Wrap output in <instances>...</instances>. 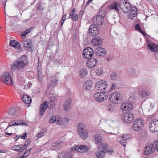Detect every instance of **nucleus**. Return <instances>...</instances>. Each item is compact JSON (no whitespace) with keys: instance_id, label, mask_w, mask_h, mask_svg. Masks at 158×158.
<instances>
[{"instance_id":"obj_36","label":"nucleus","mask_w":158,"mask_h":158,"mask_svg":"<svg viewBox=\"0 0 158 158\" xmlns=\"http://www.w3.org/2000/svg\"><path fill=\"white\" fill-rule=\"evenodd\" d=\"M150 93L149 92H147L145 90H143L140 92V96L144 98H147L149 95Z\"/></svg>"},{"instance_id":"obj_33","label":"nucleus","mask_w":158,"mask_h":158,"mask_svg":"<svg viewBox=\"0 0 158 158\" xmlns=\"http://www.w3.org/2000/svg\"><path fill=\"white\" fill-rule=\"evenodd\" d=\"M21 99L23 102L26 104H29L31 102V98L27 95H23Z\"/></svg>"},{"instance_id":"obj_31","label":"nucleus","mask_w":158,"mask_h":158,"mask_svg":"<svg viewBox=\"0 0 158 158\" xmlns=\"http://www.w3.org/2000/svg\"><path fill=\"white\" fill-rule=\"evenodd\" d=\"M92 82L90 80L86 81L83 84V88L86 90H89L91 89L92 86Z\"/></svg>"},{"instance_id":"obj_45","label":"nucleus","mask_w":158,"mask_h":158,"mask_svg":"<svg viewBox=\"0 0 158 158\" xmlns=\"http://www.w3.org/2000/svg\"><path fill=\"white\" fill-rule=\"evenodd\" d=\"M46 132V131L44 130H42L40 133H38L37 136L38 138H41L45 135Z\"/></svg>"},{"instance_id":"obj_13","label":"nucleus","mask_w":158,"mask_h":158,"mask_svg":"<svg viewBox=\"0 0 158 158\" xmlns=\"http://www.w3.org/2000/svg\"><path fill=\"white\" fill-rule=\"evenodd\" d=\"M107 85L106 81L101 80L96 83L95 87L98 90L103 91L107 88Z\"/></svg>"},{"instance_id":"obj_52","label":"nucleus","mask_w":158,"mask_h":158,"mask_svg":"<svg viewBox=\"0 0 158 158\" xmlns=\"http://www.w3.org/2000/svg\"><path fill=\"white\" fill-rule=\"evenodd\" d=\"M105 152L109 154H111L114 152V150L113 149L110 150L109 149L105 150Z\"/></svg>"},{"instance_id":"obj_23","label":"nucleus","mask_w":158,"mask_h":158,"mask_svg":"<svg viewBox=\"0 0 158 158\" xmlns=\"http://www.w3.org/2000/svg\"><path fill=\"white\" fill-rule=\"evenodd\" d=\"M93 139L95 144L99 145L102 143V138L99 134H94L93 136Z\"/></svg>"},{"instance_id":"obj_24","label":"nucleus","mask_w":158,"mask_h":158,"mask_svg":"<svg viewBox=\"0 0 158 158\" xmlns=\"http://www.w3.org/2000/svg\"><path fill=\"white\" fill-rule=\"evenodd\" d=\"M92 42L93 45L95 47H99L102 43V39L98 37L93 39Z\"/></svg>"},{"instance_id":"obj_47","label":"nucleus","mask_w":158,"mask_h":158,"mask_svg":"<svg viewBox=\"0 0 158 158\" xmlns=\"http://www.w3.org/2000/svg\"><path fill=\"white\" fill-rule=\"evenodd\" d=\"M110 77L112 80H115L117 79L118 74L115 73H113L110 75Z\"/></svg>"},{"instance_id":"obj_54","label":"nucleus","mask_w":158,"mask_h":158,"mask_svg":"<svg viewBox=\"0 0 158 158\" xmlns=\"http://www.w3.org/2000/svg\"><path fill=\"white\" fill-rule=\"evenodd\" d=\"M117 86V85L116 83H113L112 84L111 87L110 88V91L112 90L113 89H116V88Z\"/></svg>"},{"instance_id":"obj_35","label":"nucleus","mask_w":158,"mask_h":158,"mask_svg":"<svg viewBox=\"0 0 158 158\" xmlns=\"http://www.w3.org/2000/svg\"><path fill=\"white\" fill-rule=\"evenodd\" d=\"M22 144L15 145L12 147V148L15 151L22 152L23 150L22 148Z\"/></svg>"},{"instance_id":"obj_60","label":"nucleus","mask_w":158,"mask_h":158,"mask_svg":"<svg viewBox=\"0 0 158 158\" xmlns=\"http://www.w3.org/2000/svg\"><path fill=\"white\" fill-rule=\"evenodd\" d=\"M31 150V148H30V149H28L25 152L26 153H28V154L29 155V153Z\"/></svg>"},{"instance_id":"obj_2","label":"nucleus","mask_w":158,"mask_h":158,"mask_svg":"<svg viewBox=\"0 0 158 158\" xmlns=\"http://www.w3.org/2000/svg\"><path fill=\"white\" fill-rule=\"evenodd\" d=\"M136 99V97L131 94L129 97L128 101L124 102L122 104L121 109L123 112L132 110L133 108V103Z\"/></svg>"},{"instance_id":"obj_19","label":"nucleus","mask_w":158,"mask_h":158,"mask_svg":"<svg viewBox=\"0 0 158 158\" xmlns=\"http://www.w3.org/2000/svg\"><path fill=\"white\" fill-rule=\"evenodd\" d=\"M93 21L94 24H96V25H102L104 21V17L102 16L97 15L93 18Z\"/></svg>"},{"instance_id":"obj_40","label":"nucleus","mask_w":158,"mask_h":158,"mask_svg":"<svg viewBox=\"0 0 158 158\" xmlns=\"http://www.w3.org/2000/svg\"><path fill=\"white\" fill-rule=\"evenodd\" d=\"M152 143L153 147V149L156 150L158 152V140L154 141Z\"/></svg>"},{"instance_id":"obj_58","label":"nucleus","mask_w":158,"mask_h":158,"mask_svg":"<svg viewBox=\"0 0 158 158\" xmlns=\"http://www.w3.org/2000/svg\"><path fill=\"white\" fill-rule=\"evenodd\" d=\"M27 133H25L23 134V136L20 135L21 136V138L23 139H25L27 137Z\"/></svg>"},{"instance_id":"obj_49","label":"nucleus","mask_w":158,"mask_h":158,"mask_svg":"<svg viewBox=\"0 0 158 158\" xmlns=\"http://www.w3.org/2000/svg\"><path fill=\"white\" fill-rule=\"evenodd\" d=\"M17 41L15 40H11L10 42V46L15 48V46H16V44Z\"/></svg>"},{"instance_id":"obj_29","label":"nucleus","mask_w":158,"mask_h":158,"mask_svg":"<svg viewBox=\"0 0 158 158\" xmlns=\"http://www.w3.org/2000/svg\"><path fill=\"white\" fill-rule=\"evenodd\" d=\"M72 100L69 98L66 100L63 105L64 110L65 111H69L71 105Z\"/></svg>"},{"instance_id":"obj_34","label":"nucleus","mask_w":158,"mask_h":158,"mask_svg":"<svg viewBox=\"0 0 158 158\" xmlns=\"http://www.w3.org/2000/svg\"><path fill=\"white\" fill-rule=\"evenodd\" d=\"M79 76L81 78H84L88 73V71L86 69H81L79 72Z\"/></svg>"},{"instance_id":"obj_32","label":"nucleus","mask_w":158,"mask_h":158,"mask_svg":"<svg viewBox=\"0 0 158 158\" xmlns=\"http://www.w3.org/2000/svg\"><path fill=\"white\" fill-rule=\"evenodd\" d=\"M119 5L120 2L119 3L117 2H114L111 5L109 6L108 7L110 9H113L116 11H118L119 10Z\"/></svg>"},{"instance_id":"obj_57","label":"nucleus","mask_w":158,"mask_h":158,"mask_svg":"<svg viewBox=\"0 0 158 158\" xmlns=\"http://www.w3.org/2000/svg\"><path fill=\"white\" fill-rule=\"evenodd\" d=\"M61 143L62 142H60L53 143H52V145L53 147L56 146L60 145Z\"/></svg>"},{"instance_id":"obj_4","label":"nucleus","mask_w":158,"mask_h":158,"mask_svg":"<svg viewBox=\"0 0 158 158\" xmlns=\"http://www.w3.org/2000/svg\"><path fill=\"white\" fill-rule=\"evenodd\" d=\"M58 116H52L49 120V122L51 123H55L58 125H63L65 126L67 125L68 120L66 118H59Z\"/></svg>"},{"instance_id":"obj_27","label":"nucleus","mask_w":158,"mask_h":158,"mask_svg":"<svg viewBox=\"0 0 158 158\" xmlns=\"http://www.w3.org/2000/svg\"><path fill=\"white\" fill-rule=\"evenodd\" d=\"M148 47L152 51L156 52L158 51V46L152 42L148 43Z\"/></svg>"},{"instance_id":"obj_21","label":"nucleus","mask_w":158,"mask_h":158,"mask_svg":"<svg viewBox=\"0 0 158 158\" xmlns=\"http://www.w3.org/2000/svg\"><path fill=\"white\" fill-rule=\"evenodd\" d=\"M144 108L147 111H149L154 106V104L152 102L147 101L143 104Z\"/></svg>"},{"instance_id":"obj_53","label":"nucleus","mask_w":158,"mask_h":158,"mask_svg":"<svg viewBox=\"0 0 158 158\" xmlns=\"http://www.w3.org/2000/svg\"><path fill=\"white\" fill-rule=\"evenodd\" d=\"M76 9L74 8H73L72 10L71 11L70 13L69 18H70V17L72 16L75 13Z\"/></svg>"},{"instance_id":"obj_25","label":"nucleus","mask_w":158,"mask_h":158,"mask_svg":"<svg viewBox=\"0 0 158 158\" xmlns=\"http://www.w3.org/2000/svg\"><path fill=\"white\" fill-rule=\"evenodd\" d=\"M23 45L25 47L28 48V51H32L34 48V47L32 45L31 40H27L23 42Z\"/></svg>"},{"instance_id":"obj_7","label":"nucleus","mask_w":158,"mask_h":158,"mask_svg":"<svg viewBox=\"0 0 158 158\" xmlns=\"http://www.w3.org/2000/svg\"><path fill=\"white\" fill-rule=\"evenodd\" d=\"M1 80L2 83L7 85H12L13 83L9 73H3L1 76Z\"/></svg>"},{"instance_id":"obj_26","label":"nucleus","mask_w":158,"mask_h":158,"mask_svg":"<svg viewBox=\"0 0 158 158\" xmlns=\"http://www.w3.org/2000/svg\"><path fill=\"white\" fill-rule=\"evenodd\" d=\"M97 63V60L95 58L89 59L86 63L87 65L89 68L94 67Z\"/></svg>"},{"instance_id":"obj_59","label":"nucleus","mask_w":158,"mask_h":158,"mask_svg":"<svg viewBox=\"0 0 158 158\" xmlns=\"http://www.w3.org/2000/svg\"><path fill=\"white\" fill-rule=\"evenodd\" d=\"M49 103L52 105L51 107L53 108L54 106V103L53 101H50Z\"/></svg>"},{"instance_id":"obj_38","label":"nucleus","mask_w":158,"mask_h":158,"mask_svg":"<svg viewBox=\"0 0 158 158\" xmlns=\"http://www.w3.org/2000/svg\"><path fill=\"white\" fill-rule=\"evenodd\" d=\"M135 28L138 30L139 32L142 34L143 35H146L145 33L141 29L140 25L139 24H137L135 26Z\"/></svg>"},{"instance_id":"obj_37","label":"nucleus","mask_w":158,"mask_h":158,"mask_svg":"<svg viewBox=\"0 0 158 158\" xmlns=\"http://www.w3.org/2000/svg\"><path fill=\"white\" fill-rule=\"evenodd\" d=\"M33 29V27H31L25 30L24 33H22L21 35V36L22 37L25 38H26V35L29 33L30 31Z\"/></svg>"},{"instance_id":"obj_15","label":"nucleus","mask_w":158,"mask_h":158,"mask_svg":"<svg viewBox=\"0 0 158 158\" xmlns=\"http://www.w3.org/2000/svg\"><path fill=\"white\" fill-rule=\"evenodd\" d=\"M150 131L153 133L158 132V120L151 121L149 124Z\"/></svg>"},{"instance_id":"obj_44","label":"nucleus","mask_w":158,"mask_h":158,"mask_svg":"<svg viewBox=\"0 0 158 158\" xmlns=\"http://www.w3.org/2000/svg\"><path fill=\"white\" fill-rule=\"evenodd\" d=\"M16 113V111L15 108H12L8 111V114L9 115H15Z\"/></svg>"},{"instance_id":"obj_62","label":"nucleus","mask_w":158,"mask_h":158,"mask_svg":"<svg viewBox=\"0 0 158 158\" xmlns=\"http://www.w3.org/2000/svg\"><path fill=\"white\" fill-rule=\"evenodd\" d=\"M155 56L156 58L158 60V51L155 53Z\"/></svg>"},{"instance_id":"obj_11","label":"nucleus","mask_w":158,"mask_h":158,"mask_svg":"<svg viewBox=\"0 0 158 158\" xmlns=\"http://www.w3.org/2000/svg\"><path fill=\"white\" fill-rule=\"evenodd\" d=\"M106 146L104 144L101 145L98 148L95 155L97 158H103L105 155Z\"/></svg>"},{"instance_id":"obj_50","label":"nucleus","mask_w":158,"mask_h":158,"mask_svg":"<svg viewBox=\"0 0 158 158\" xmlns=\"http://www.w3.org/2000/svg\"><path fill=\"white\" fill-rule=\"evenodd\" d=\"M71 18L73 21H77L78 19V15L77 14H76L70 17Z\"/></svg>"},{"instance_id":"obj_10","label":"nucleus","mask_w":158,"mask_h":158,"mask_svg":"<svg viewBox=\"0 0 158 158\" xmlns=\"http://www.w3.org/2000/svg\"><path fill=\"white\" fill-rule=\"evenodd\" d=\"M119 7L122 11L125 13L129 12L132 7L130 4L127 2L123 1L120 2Z\"/></svg>"},{"instance_id":"obj_55","label":"nucleus","mask_w":158,"mask_h":158,"mask_svg":"<svg viewBox=\"0 0 158 158\" xmlns=\"http://www.w3.org/2000/svg\"><path fill=\"white\" fill-rule=\"evenodd\" d=\"M119 142L124 147H125L126 145V141L125 140H122L119 141Z\"/></svg>"},{"instance_id":"obj_1","label":"nucleus","mask_w":158,"mask_h":158,"mask_svg":"<svg viewBox=\"0 0 158 158\" xmlns=\"http://www.w3.org/2000/svg\"><path fill=\"white\" fill-rule=\"evenodd\" d=\"M28 64V61L26 56L23 55L12 63L10 67L11 69L12 70L23 69Z\"/></svg>"},{"instance_id":"obj_8","label":"nucleus","mask_w":158,"mask_h":158,"mask_svg":"<svg viewBox=\"0 0 158 158\" xmlns=\"http://www.w3.org/2000/svg\"><path fill=\"white\" fill-rule=\"evenodd\" d=\"M108 94L105 92L96 93L94 95V99L97 101L101 102L107 98Z\"/></svg>"},{"instance_id":"obj_63","label":"nucleus","mask_w":158,"mask_h":158,"mask_svg":"<svg viewBox=\"0 0 158 158\" xmlns=\"http://www.w3.org/2000/svg\"><path fill=\"white\" fill-rule=\"evenodd\" d=\"M64 19H62V20L61 21L60 27H62V25L64 23Z\"/></svg>"},{"instance_id":"obj_9","label":"nucleus","mask_w":158,"mask_h":158,"mask_svg":"<svg viewBox=\"0 0 158 158\" xmlns=\"http://www.w3.org/2000/svg\"><path fill=\"white\" fill-rule=\"evenodd\" d=\"M89 147L86 145H77L74 146L71 148V151H77L80 153L86 152L89 150Z\"/></svg>"},{"instance_id":"obj_17","label":"nucleus","mask_w":158,"mask_h":158,"mask_svg":"<svg viewBox=\"0 0 158 158\" xmlns=\"http://www.w3.org/2000/svg\"><path fill=\"white\" fill-rule=\"evenodd\" d=\"M123 121L125 123H129L132 122L134 120V117L132 114L129 112L123 114Z\"/></svg>"},{"instance_id":"obj_14","label":"nucleus","mask_w":158,"mask_h":158,"mask_svg":"<svg viewBox=\"0 0 158 158\" xmlns=\"http://www.w3.org/2000/svg\"><path fill=\"white\" fill-rule=\"evenodd\" d=\"M94 53L93 49L91 48L88 47L85 49L83 52L84 58L89 59L91 58Z\"/></svg>"},{"instance_id":"obj_3","label":"nucleus","mask_w":158,"mask_h":158,"mask_svg":"<svg viewBox=\"0 0 158 158\" xmlns=\"http://www.w3.org/2000/svg\"><path fill=\"white\" fill-rule=\"evenodd\" d=\"M77 130L80 136L83 139H85L88 137V133L85 125L82 123H79L77 126Z\"/></svg>"},{"instance_id":"obj_46","label":"nucleus","mask_w":158,"mask_h":158,"mask_svg":"<svg viewBox=\"0 0 158 158\" xmlns=\"http://www.w3.org/2000/svg\"><path fill=\"white\" fill-rule=\"evenodd\" d=\"M107 111L109 112H112L114 110V107L111 105H110L108 106L106 108Z\"/></svg>"},{"instance_id":"obj_6","label":"nucleus","mask_w":158,"mask_h":158,"mask_svg":"<svg viewBox=\"0 0 158 158\" xmlns=\"http://www.w3.org/2000/svg\"><path fill=\"white\" fill-rule=\"evenodd\" d=\"M144 125V122L142 119H137L133 122L132 128L134 131H139L143 127Z\"/></svg>"},{"instance_id":"obj_16","label":"nucleus","mask_w":158,"mask_h":158,"mask_svg":"<svg viewBox=\"0 0 158 158\" xmlns=\"http://www.w3.org/2000/svg\"><path fill=\"white\" fill-rule=\"evenodd\" d=\"M59 81L58 78L56 76L51 77L50 78V81L48 84V88L49 89L55 87L57 85Z\"/></svg>"},{"instance_id":"obj_12","label":"nucleus","mask_w":158,"mask_h":158,"mask_svg":"<svg viewBox=\"0 0 158 158\" xmlns=\"http://www.w3.org/2000/svg\"><path fill=\"white\" fill-rule=\"evenodd\" d=\"M99 30L96 24H92L89 27V35L92 36H96L98 35Z\"/></svg>"},{"instance_id":"obj_41","label":"nucleus","mask_w":158,"mask_h":158,"mask_svg":"<svg viewBox=\"0 0 158 158\" xmlns=\"http://www.w3.org/2000/svg\"><path fill=\"white\" fill-rule=\"evenodd\" d=\"M38 79L41 82L43 79L42 73L41 70H38Z\"/></svg>"},{"instance_id":"obj_43","label":"nucleus","mask_w":158,"mask_h":158,"mask_svg":"<svg viewBox=\"0 0 158 158\" xmlns=\"http://www.w3.org/2000/svg\"><path fill=\"white\" fill-rule=\"evenodd\" d=\"M31 143V141L30 139H28L26 143L23 146H22V148H23V150H25L27 147L29 146Z\"/></svg>"},{"instance_id":"obj_56","label":"nucleus","mask_w":158,"mask_h":158,"mask_svg":"<svg viewBox=\"0 0 158 158\" xmlns=\"http://www.w3.org/2000/svg\"><path fill=\"white\" fill-rule=\"evenodd\" d=\"M122 138L123 139L126 140L129 138V136L127 134H123L122 136Z\"/></svg>"},{"instance_id":"obj_39","label":"nucleus","mask_w":158,"mask_h":158,"mask_svg":"<svg viewBox=\"0 0 158 158\" xmlns=\"http://www.w3.org/2000/svg\"><path fill=\"white\" fill-rule=\"evenodd\" d=\"M105 13L106 12L104 10L102 7H101L100 8L97 15L102 16L103 17H104L105 15Z\"/></svg>"},{"instance_id":"obj_28","label":"nucleus","mask_w":158,"mask_h":158,"mask_svg":"<svg viewBox=\"0 0 158 158\" xmlns=\"http://www.w3.org/2000/svg\"><path fill=\"white\" fill-rule=\"evenodd\" d=\"M131 10V11L128 14V18L131 19L136 16L137 10L135 7H132Z\"/></svg>"},{"instance_id":"obj_48","label":"nucleus","mask_w":158,"mask_h":158,"mask_svg":"<svg viewBox=\"0 0 158 158\" xmlns=\"http://www.w3.org/2000/svg\"><path fill=\"white\" fill-rule=\"evenodd\" d=\"M22 124L21 123H16L15 122H11L9 123V126L7 127L6 129H7L9 128V127L12 126H13L19 125Z\"/></svg>"},{"instance_id":"obj_22","label":"nucleus","mask_w":158,"mask_h":158,"mask_svg":"<svg viewBox=\"0 0 158 158\" xmlns=\"http://www.w3.org/2000/svg\"><path fill=\"white\" fill-rule=\"evenodd\" d=\"M95 52L96 55L100 57L103 56L106 53L105 49L99 47L95 49Z\"/></svg>"},{"instance_id":"obj_61","label":"nucleus","mask_w":158,"mask_h":158,"mask_svg":"<svg viewBox=\"0 0 158 158\" xmlns=\"http://www.w3.org/2000/svg\"><path fill=\"white\" fill-rule=\"evenodd\" d=\"M92 0H89L86 3V5L87 6L92 1Z\"/></svg>"},{"instance_id":"obj_30","label":"nucleus","mask_w":158,"mask_h":158,"mask_svg":"<svg viewBox=\"0 0 158 158\" xmlns=\"http://www.w3.org/2000/svg\"><path fill=\"white\" fill-rule=\"evenodd\" d=\"M48 103H49V102H44L43 104L41 105L40 111V115H43L44 113L48 106Z\"/></svg>"},{"instance_id":"obj_64","label":"nucleus","mask_w":158,"mask_h":158,"mask_svg":"<svg viewBox=\"0 0 158 158\" xmlns=\"http://www.w3.org/2000/svg\"><path fill=\"white\" fill-rule=\"evenodd\" d=\"M20 136V135L17 136H16L14 138L15 140H17L18 139H19Z\"/></svg>"},{"instance_id":"obj_5","label":"nucleus","mask_w":158,"mask_h":158,"mask_svg":"<svg viewBox=\"0 0 158 158\" xmlns=\"http://www.w3.org/2000/svg\"><path fill=\"white\" fill-rule=\"evenodd\" d=\"M122 98V95L119 92H115L109 96L110 101L112 103L117 104L120 102Z\"/></svg>"},{"instance_id":"obj_51","label":"nucleus","mask_w":158,"mask_h":158,"mask_svg":"<svg viewBox=\"0 0 158 158\" xmlns=\"http://www.w3.org/2000/svg\"><path fill=\"white\" fill-rule=\"evenodd\" d=\"M15 48L18 49H21L22 47L20 45V43H19L18 41L16 44V46H15Z\"/></svg>"},{"instance_id":"obj_18","label":"nucleus","mask_w":158,"mask_h":158,"mask_svg":"<svg viewBox=\"0 0 158 158\" xmlns=\"http://www.w3.org/2000/svg\"><path fill=\"white\" fill-rule=\"evenodd\" d=\"M126 73L128 76L134 78L137 77L139 74V72L138 70L132 69H128Z\"/></svg>"},{"instance_id":"obj_42","label":"nucleus","mask_w":158,"mask_h":158,"mask_svg":"<svg viewBox=\"0 0 158 158\" xmlns=\"http://www.w3.org/2000/svg\"><path fill=\"white\" fill-rule=\"evenodd\" d=\"M96 73L98 76H99L102 75L103 73L102 68L101 67H99L96 70Z\"/></svg>"},{"instance_id":"obj_20","label":"nucleus","mask_w":158,"mask_h":158,"mask_svg":"<svg viewBox=\"0 0 158 158\" xmlns=\"http://www.w3.org/2000/svg\"><path fill=\"white\" fill-rule=\"evenodd\" d=\"M154 150L152 143H148L145 148L144 154L146 155H148Z\"/></svg>"}]
</instances>
